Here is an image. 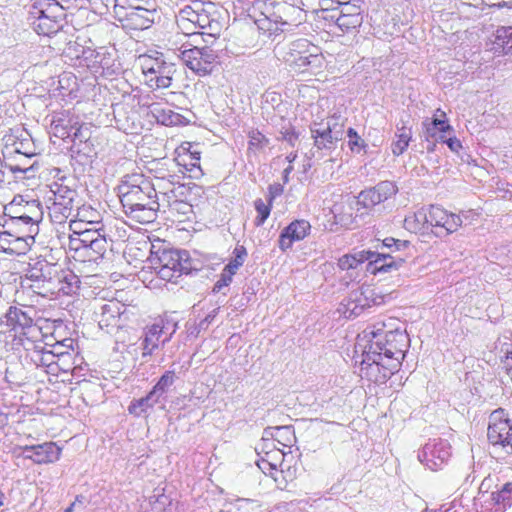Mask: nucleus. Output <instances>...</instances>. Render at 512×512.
Here are the masks:
<instances>
[{
  "mask_svg": "<svg viewBox=\"0 0 512 512\" xmlns=\"http://www.w3.org/2000/svg\"><path fill=\"white\" fill-rule=\"evenodd\" d=\"M152 117L160 124L165 126L178 125L182 122L183 116L174 112L168 107H163L160 103H152L149 106Z\"/></svg>",
  "mask_w": 512,
  "mask_h": 512,
  "instance_id": "nucleus-31",
  "label": "nucleus"
},
{
  "mask_svg": "<svg viewBox=\"0 0 512 512\" xmlns=\"http://www.w3.org/2000/svg\"><path fill=\"white\" fill-rule=\"evenodd\" d=\"M247 255L248 253L246 248L243 245H237L232 252L231 260L224 267V269H226V271L230 272L231 274L235 275L238 269L244 264Z\"/></svg>",
  "mask_w": 512,
  "mask_h": 512,
  "instance_id": "nucleus-45",
  "label": "nucleus"
},
{
  "mask_svg": "<svg viewBox=\"0 0 512 512\" xmlns=\"http://www.w3.org/2000/svg\"><path fill=\"white\" fill-rule=\"evenodd\" d=\"M29 15L30 24L38 35L50 36L62 27L63 7L56 0H37Z\"/></svg>",
  "mask_w": 512,
  "mask_h": 512,
  "instance_id": "nucleus-5",
  "label": "nucleus"
},
{
  "mask_svg": "<svg viewBox=\"0 0 512 512\" xmlns=\"http://www.w3.org/2000/svg\"><path fill=\"white\" fill-rule=\"evenodd\" d=\"M294 472L295 470L291 471L290 466H287L286 471L285 468H281L280 471H268V474L271 475L279 488L284 489L288 481L293 479Z\"/></svg>",
  "mask_w": 512,
  "mask_h": 512,
  "instance_id": "nucleus-49",
  "label": "nucleus"
},
{
  "mask_svg": "<svg viewBox=\"0 0 512 512\" xmlns=\"http://www.w3.org/2000/svg\"><path fill=\"white\" fill-rule=\"evenodd\" d=\"M149 261L158 276L165 281H175L192 269L189 254L185 250L159 248L151 252Z\"/></svg>",
  "mask_w": 512,
  "mask_h": 512,
  "instance_id": "nucleus-2",
  "label": "nucleus"
},
{
  "mask_svg": "<svg viewBox=\"0 0 512 512\" xmlns=\"http://www.w3.org/2000/svg\"><path fill=\"white\" fill-rule=\"evenodd\" d=\"M494 49L512 56V27H501L497 29Z\"/></svg>",
  "mask_w": 512,
  "mask_h": 512,
  "instance_id": "nucleus-38",
  "label": "nucleus"
},
{
  "mask_svg": "<svg viewBox=\"0 0 512 512\" xmlns=\"http://www.w3.org/2000/svg\"><path fill=\"white\" fill-rule=\"evenodd\" d=\"M162 187V181L152 183L143 174L125 175L118 185V196L122 205H132L140 202L152 203V200H158L159 191Z\"/></svg>",
  "mask_w": 512,
  "mask_h": 512,
  "instance_id": "nucleus-4",
  "label": "nucleus"
},
{
  "mask_svg": "<svg viewBox=\"0 0 512 512\" xmlns=\"http://www.w3.org/2000/svg\"><path fill=\"white\" fill-rule=\"evenodd\" d=\"M359 2L360 0H337V10H339L338 15H362L361 7L358 4Z\"/></svg>",
  "mask_w": 512,
  "mask_h": 512,
  "instance_id": "nucleus-48",
  "label": "nucleus"
},
{
  "mask_svg": "<svg viewBox=\"0 0 512 512\" xmlns=\"http://www.w3.org/2000/svg\"><path fill=\"white\" fill-rule=\"evenodd\" d=\"M283 192L281 185H273L269 187V202L272 201Z\"/></svg>",
  "mask_w": 512,
  "mask_h": 512,
  "instance_id": "nucleus-57",
  "label": "nucleus"
},
{
  "mask_svg": "<svg viewBox=\"0 0 512 512\" xmlns=\"http://www.w3.org/2000/svg\"><path fill=\"white\" fill-rule=\"evenodd\" d=\"M219 18L217 6L211 1H202L199 16H197L196 30L202 31L213 42L222 31V23Z\"/></svg>",
  "mask_w": 512,
  "mask_h": 512,
  "instance_id": "nucleus-18",
  "label": "nucleus"
},
{
  "mask_svg": "<svg viewBox=\"0 0 512 512\" xmlns=\"http://www.w3.org/2000/svg\"><path fill=\"white\" fill-rule=\"evenodd\" d=\"M255 209L257 211V217L254 220V224L259 227L262 226L271 212L272 203L266 204L262 199H256L254 202Z\"/></svg>",
  "mask_w": 512,
  "mask_h": 512,
  "instance_id": "nucleus-47",
  "label": "nucleus"
},
{
  "mask_svg": "<svg viewBox=\"0 0 512 512\" xmlns=\"http://www.w3.org/2000/svg\"><path fill=\"white\" fill-rule=\"evenodd\" d=\"M4 217L23 218L31 221V224L40 223L43 218V210L39 201H25L22 196H15L13 200L4 206Z\"/></svg>",
  "mask_w": 512,
  "mask_h": 512,
  "instance_id": "nucleus-16",
  "label": "nucleus"
},
{
  "mask_svg": "<svg viewBox=\"0 0 512 512\" xmlns=\"http://www.w3.org/2000/svg\"><path fill=\"white\" fill-rule=\"evenodd\" d=\"M176 374L173 370L166 371L150 390L159 400L169 392L176 381Z\"/></svg>",
  "mask_w": 512,
  "mask_h": 512,
  "instance_id": "nucleus-41",
  "label": "nucleus"
},
{
  "mask_svg": "<svg viewBox=\"0 0 512 512\" xmlns=\"http://www.w3.org/2000/svg\"><path fill=\"white\" fill-rule=\"evenodd\" d=\"M408 246H409L408 241H403V240L395 239L392 237L385 238L381 244L382 249L383 248L391 249V252L401 251Z\"/></svg>",
  "mask_w": 512,
  "mask_h": 512,
  "instance_id": "nucleus-52",
  "label": "nucleus"
},
{
  "mask_svg": "<svg viewBox=\"0 0 512 512\" xmlns=\"http://www.w3.org/2000/svg\"><path fill=\"white\" fill-rule=\"evenodd\" d=\"M115 18L127 30H146L150 28L156 19V7L116 12Z\"/></svg>",
  "mask_w": 512,
  "mask_h": 512,
  "instance_id": "nucleus-19",
  "label": "nucleus"
},
{
  "mask_svg": "<svg viewBox=\"0 0 512 512\" xmlns=\"http://www.w3.org/2000/svg\"><path fill=\"white\" fill-rule=\"evenodd\" d=\"M163 333L164 327L159 324H153L146 329L141 341L142 357L151 356L159 348L160 342L164 345L170 340L172 333L161 340Z\"/></svg>",
  "mask_w": 512,
  "mask_h": 512,
  "instance_id": "nucleus-29",
  "label": "nucleus"
},
{
  "mask_svg": "<svg viewBox=\"0 0 512 512\" xmlns=\"http://www.w3.org/2000/svg\"><path fill=\"white\" fill-rule=\"evenodd\" d=\"M30 344L33 346V351L30 354V358L36 366L51 368L54 364H57V361L54 359V355L50 352V350H45L43 346L36 345L33 342Z\"/></svg>",
  "mask_w": 512,
  "mask_h": 512,
  "instance_id": "nucleus-39",
  "label": "nucleus"
},
{
  "mask_svg": "<svg viewBox=\"0 0 512 512\" xmlns=\"http://www.w3.org/2000/svg\"><path fill=\"white\" fill-rule=\"evenodd\" d=\"M218 311L217 309H214L210 314H208L205 319L200 323V326L202 327L205 323L209 324L213 321L214 317L216 316V313Z\"/></svg>",
  "mask_w": 512,
  "mask_h": 512,
  "instance_id": "nucleus-60",
  "label": "nucleus"
},
{
  "mask_svg": "<svg viewBox=\"0 0 512 512\" xmlns=\"http://www.w3.org/2000/svg\"><path fill=\"white\" fill-rule=\"evenodd\" d=\"M52 204L48 207L52 222L62 224L72 215L74 203L78 196L76 190L63 183H54L51 187Z\"/></svg>",
  "mask_w": 512,
  "mask_h": 512,
  "instance_id": "nucleus-10",
  "label": "nucleus"
},
{
  "mask_svg": "<svg viewBox=\"0 0 512 512\" xmlns=\"http://www.w3.org/2000/svg\"><path fill=\"white\" fill-rule=\"evenodd\" d=\"M385 326L378 322L363 331L368 344L363 350L361 376L374 382H383L399 370L410 342L405 331L385 330Z\"/></svg>",
  "mask_w": 512,
  "mask_h": 512,
  "instance_id": "nucleus-1",
  "label": "nucleus"
},
{
  "mask_svg": "<svg viewBox=\"0 0 512 512\" xmlns=\"http://www.w3.org/2000/svg\"><path fill=\"white\" fill-rule=\"evenodd\" d=\"M122 207L127 217L141 224L153 222L157 218V212L161 210L160 199L152 200V203L140 202Z\"/></svg>",
  "mask_w": 512,
  "mask_h": 512,
  "instance_id": "nucleus-25",
  "label": "nucleus"
},
{
  "mask_svg": "<svg viewBox=\"0 0 512 512\" xmlns=\"http://www.w3.org/2000/svg\"><path fill=\"white\" fill-rule=\"evenodd\" d=\"M265 440L273 439L281 444L283 447H291L292 442L295 440L294 430L291 426H276L267 427L263 432Z\"/></svg>",
  "mask_w": 512,
  "mask_h": 512,
  "instance_id": "nucleus-32",
  "label": "nucleus"
},
{
  "mask_svg": "<svg viewBox=\"0 0 512 512\" xmlns=\"http://www.w3.org/2000/svg\"><path fill=\"white\" fill-rule=\"evenodd\" d=\"M107 247L108 242L105 235L103 234L99 238L96 237L94 242H92L77 254L79 257L86 258L88 261H97L98 259L103 258L107 251Z\"/></svg>",
  "mask_w": 512,
  "mask_h": 512,
  "instance_id": "nucleus-33",
  "label": "nucleus"
},
{
  "mask_svg": "<svg viewBox=\"0 0 512 512\" xmlns=\"http://www.w3.org/2000/svg\"><path fill=\"white\" fill-rule=\"evenodd\" d=\"M57 274L56 265L45 260L37 261L28 271L26 277L37 283H50Z\"/></svg>",
  "mask_w": 512,
  "mask_h": 512,
  "instance_id": "nucleus-30",
  "label": "nucleus"
},
{
  "mask_svg": "<svg viewBox=\"0 0 512 512\" xmlns=\"http://www.w3.org/2000/svg\"><path fill=\"white\" fill-rule=\"evenodd\" d=\"M398 191L397 186L391 181H381L374 187L362 190L357 197V204L365 209H371L385 202Z\"/></svg>",
  "mask_w": 512,
  "mask_h": 512,
  "instance_id": "nucleus-21",
  "label": "nucleus"
},
{
  "mask_svg": "<svg viewBox=\"0 0 512 512\" xmlns=\"http://www.w3.org/2000/svg\"><path fill=\"white\" fill-rule=\"evenodd\" d=\"M365 261H368V270L374 274L390 272L393 269L399 270L405 264L400 256H393L383 251L361 250L343 255L338 260V266L341 270L356 269Z\"/></svg>",
  "mask_w": 512,
  "mask_h": 512,
  "instance_id": "nucleus-3",
  "label": "nucleus"
},
{
  "mask_svg": "<svg viewBox=\"0 0 512 512\" xmlns=\"http://www.w3.org/2000/svg\"><path fill=\"white\" fill-rule=\"evenodd\" d=\"M248 137L249 149H263L269 144V139L258 130L249 132Z\"/></svg>",
  "mask_w": 512,
  "mask_h": 512,
  "instance_id": "nucleus-50",
  "label": "nucleus"
},
{
  "mask_svg": "<svg viewBox=\"0 0 512 512\" xmlns=\"http://www.w3.org/2000/svg\"><path fill=\"white\" fill-rule=\"evenodd\" d=\"M436 143H437V141L430 139V142H427V147H426L427 151L433 152L435 150Z\"/></svg>",
  "mask_w": 512,
  "mask_h": 512,
  "instance_id": "nucleus-61",
  "label": "nucleus"
},
{
  "mask_svg": "<svg viewBox=\"0 0 512 512\" xmlns=\"http://www.w3.org/2000/svg\"><path fill=\"white\" fill-rule=\"evenodd\" d=\"M440 117H445V113L437 109L433 119L430 122H424V137L426 142H430V139H433L437 142L444 143L447 139L445 134L453 131L452 126Z\"/></svg>",
  "mask_w": 512,
  "mask_h": 512,
  "instance_id": "nucleus-28",
  "label": "nucleus"
},
{
  "mask_svg": "<svg viewBox=\"0 0 512 512\" xmlns=\"http://www.w3.org/2000/svg\"><path fill=\"white\" fill-rule=\"evenodd\" d=\"M333 3L337 4V0H322L321 7L324 10H337V7L332 6Z\"/></svg>",
  "mask_w": 512,
  "mask_h": 512,
  "instance_id": "nucleus-59",
  "label": "nucleus"
},
{
  "mask_svg": "<svg viewBox=\"0 0 512 512\" xmlns=\"http://www.w3.org/2000/svg\"><path fill=\"white\" fill-rule=\"evenodd\" d=\"M451 456V447L446 440H429L418 452V460L432 471H437Z\"/></svg>",
  "mask_w": 512,
  "mask_h": 512,
  "instance_id": "nucleus-14",
  "label": "nucleus"
},
{
  "mask_svg": "<svg viewBox=\"0 0 512 512\" xmlns=\"http://www.w3.org/2000/svg\"><path fill=\"white\" fill-rule=\"evenodd\" d=\"M13 146L15 153L24 155L25 157L30 158L36 154L35 148L29 140L15 142Z\"/></svg>",
  "mask_w": 512,
  "mask_h": 512,
  "instance_id": "nucleus-51",
  "label": "nucleus"
},
{
  "mask_svg": "<svg viewBox=\"0 0 512 512\" xmlns=\"http://www.w3.org/2000/svg\"><path fill=\"white\" fill-rule=\"evenodd\" d=\"M428 219L429 227L442 228L446 234L456 232L463 223L460 215L450 213L437 205H431L428 208Z\"/></svg>",
  "mask_w": 512,
  "mask_h": 512,
  "instance_id": "nucleus-23",
  "label": "nucleus"
},
{
  "mask_svg": "<svg viewBox=\"0 0 512 512\" xmlns=\"http://www.w3.org/2000/svg\"><path fill=\"white\" fill-rule=\"evenodd\" d=\"M64 280L67 281L68 285H69V290L68 291H65V293H71V292H74L73 291V288H72V284L73 283H77L78 282V279L77 277L74 275V274H69L67 276H64Z\"/></svg>",
  "mask_w": 512,
  "mask_h": 512,
  "instance_id": "nucleus-58",
  "label": "nucleus"
},
{
  "mask_svg": "<svg viewBox=\"0 0 512 512\" xmlns=\"http://www.w3.org/2000/svg\"><path fill=\"white\" fill-rule=\"evenodd\" d=\"M142 71L145 75L146 84L152 89L169 88L172 84L173 75L177 69L174 63L169 62L160 54L152 58L144 59Z\"/></svg>",
  "mask_w": 512,
  "mask_h": 512,
  "instance_id": "nucleus-8",
  "label": "nucleus"
},
{
  "mask_svg": "<svg viewBox=\"0 0 512 512\" xmlns=\"http://www.w3.org/2000/svg\"><path fill=\"white\" fill-rule=\"evenodd\" d=\"M233 276L226 269H223L219 280L214 285L213 292H220L223 287H227L232 282Z\"/></svg>",
  "mask_w": 512,
  "mask_h": 512,
  "instance_id": "nucleus-53",
  "label": "nucleus"
},
{
  "mask_svg": "<svg viewBox=\"0 0 512 512\" xmlns=\"http://www.w3.org/2000/svg\"><path fill=\"white\" fill-rule=\"evenodd\" d=\"M293 170V167L291 165H289L287 168H285L284 170V181L287 182L288 181V175L289 173Z\"/></svg>",
  "mask_w": 512,
  "mask_h": 512,
  "instance_id": "nucleus-64",
  "label": "nucleus"
},
{
  "mask_svg": "<svg viewBox=\"0 0 512 512\" xmlns=\"http://www.w3.org/2000/svg\"><path fill=\"white\" fill-rule=\"evenodd\" d=\"M159 402L160 400L149 391L145 397L131 401L128 406V412L135 417H141Z\"/></svg>",
  "mask_w": 512,
  "mask_h": 512,
  "instance_id": "nucleus-34",
  "label": "nucleus"
},
{
  "mask_svg": "<svg viewBox=\"0 0 512 512\" xmlns=\"http://www.w3.org/2000/svg\"><path fill=\"white\" fill-rule=\"evenodd\" d=\"M382 297L377 296L373 288L363 285L351 291L339 305L338 312L347 319L361 315L365 309L374 305H380Z\"/></svg>",
  "mask_w": 512,
  "mask_h": 512,
  "instance_id": "nucleus-9",
  "label": "nucleus"
},
{
  "mask_svg": "<svg viewBox=\"0 0 512 512\" xmlns=\"http://www.w3.org/2000/svg\"><path fill=\"white\" fill-rule=\"evenodd\" d=\"M156 7L155 0H114V14L129 10Z\"/></svg>",
  "mask_w": 512,
  "mask_h": 512,
  "instance_id": "nucleus-43",
  "label": "nucleus"
},
{
  "mask_svg": "<svg viewBox=\"0 0 512 512\" xmlns=\"http://www.w3.org/2000/svg\"><path fill=\"white\" fill-rule=\"evenodd\" d=\"M505 367H506V373L507 375L510 377V379L512 380V364L509 363V360L508 361H505Z\"/></svg>",
  "mask_w": 512,
  "mask_h": 512,
  "instance_id": "nucleus-63",
  "label": "nucleus"
},
{
  "mask_svg": "<svg viewBox=\"0 0 512 512\" xmlns=\"http://www.w3.org/2000/svg\"><path fill=\"white\" fill-rule=\"evenodd\" d=\"M294 14L300 16L301 11L293 5L281 3L277 6V12L274 13V21L282 25H291L292 22L296 21L293 18Z\"/></svg>",
  "mask_w": 512,
  "mask_h": 512,
  "instance_id": "nucleus-42",
  "label": "nucleus"
},
{
  "mask_svg": "<svg viewBox=\"0 0 512 512\" xmlns=\"http://www.w3.org/2000/svg\"><path fill=\"white\" fill-rule=\"evenodd\" d=\"M491 499L495 505V512H504L512 505V482H507L500 490L492 492Z\"/></svg>",
  "mask_w": 512,
  "mask_h": 512,
  "instance_id": "nucleus-35",
  "label": "nucleus"
},
{
  "mask_svg": "<svg viewBox=\"0 0 512 512\" xmlns=\"http://www.w3.org/2000/svg\"><path fill=\"white\" fill-rule=\"evenodd\" d=\"M487 437L493 446L500 445L506 454L512 453V424L503 409L490 414Z\"/></svg>",
  "mask_w": 512,
  "mask_h": 512,
  "instance_id": "nucleus-12",
  "label": "nucleus"
},
{
  "mask_svg": "<svg viewBox=\"0 0 512 512\" xmlns=\"http://www.w3.org/2000/svg\"><path fill=\"white\" fill-rule=\"evenodd\" d=\"M336 25L345 33L356 31L363 23V16L357 14L338 15L335 20Z\"/></svg>",
  "mask_w": 512,
  "mask_h": 512,
  "instance_id": "nucleus-44",
  "label": "nucleus"
},
{
  "mask_svg": "<svg viewBox=\"0 0 512 512\" xmlns=\"http://www.w3.org/2000/svg\"><path fill=\"white\" fill-rule=\"evenodd\" d=\"M347 137H348V146L349 149L353 153H360L361 151L366 152L367 144L362 139L360 135H358L357 131L353 128H348L347 130Z\"/></svg>",
  "mask_w": 512,
  "mask_h": 512,
  "instance_id": "nucleus-46",
  "label": "nucleus"
},
{
  "mask_svg": "<svg viewBox=\"0 0 512 512\" xmlns=\"http://www.w3.org/2000/svg\"><path fill=\"white\" fill-rule=\"evenodd\" d=\"M170 186L166 191H159L161 209L164 212L168 210L171 216H187L192 212V205L188 203L183 197L187 194V189L184 185L175 186L173 183H168Z\"/></svg>",
  "mask_w": 512,
  "mask_h": 512,
  "instance_id": "nucleus-15",
  "label": "nucleus"
},
{
  "mask_svg": "<svg viewBox=\"0 0 512 512\" xmlns=\"http://www.w3.org/2000/svg\"><path fill=\"white\" fill-rule=\"evenodd\" d=\"M65 343L64 342H57L55 345H53L52 350L50 352L54 355V359L60 358L65 355H69L70 352L68 350L64 349Z\"/></svg>",
  "mask_w": 512,
  "mask_h": 512,
  "instance_id": "nucleus-55",
  "label": "nucleus"
},
{
  "mask_svg": "<svg viewBox=\"0 0 512 512\" xmlns=\"http://www.w3.org/2000/svg\"><path fill=\"white\" fill-rule=\"evenodd\" d=\"M444 143L447 144V146L449 147V149L452 152L457 153L462 148V144H461L460 140L457 139L456 137H447V139Z\"/></svg>",
  "mask_w": 512,
  "mask_h": 512,
  "instance_id": "nucleus-56",
  "label": "nucleus"
},
{
  "mask_svg": "<svg viewBox=\"0 0 512 512\" xmlns=\"http://www.w3.org/2000/svg\"><path fill=\"white\" fill-rule=\"evenodd\" d=\"M16 451H19V457L32 460L36 464L53 463L57 461L61 455V448L54 442L18 446Z\"/></svg>",
  "mask_w": 512,
  "mask_h": 512,
  "instance_id": "nucleus-20",
  "label": "nucleus"
},
{
  "mask_svg": "<svg viewBox=\"0 0 512 512\" xmlns=\"http://www.w3.org/2000/svg\"><path fill=\"white\" fill-rule=\"evenodd\" d=\"M397 138L392 142L391 149L392 153L395 156H400L407 149L409 142L412 137V131L410 128L405 126L397 127V132L395 134Z\"/></svg>",
  "mask_w": 512,
  "mask_h": 512,
  "instance_id": "nucleus-40",
  "label": "nucleus"
},
{
  "mask_svg": "<svg viewBox=\"0 0 512 512\" xmlns=\"http://www.w3.org/2000/svg\"><path fill=\"white\" fill-rule=\"evenodd\" d=\"M311 229L307 220H295L283 229L279 237V248L285 251L291 248L293 242L303 240Z\"/></svg>",
  "mask_w": 512,
  "mask_h": 512,
  "instance_id": "nucleus-26",
  "label": "nucleus"
},
{
  "mask_svg": "<svg viewBox=\"0 0 512 512\" xmlns=\"http://www.w3.org/2000/svg\"><path fill=\"white\" fill-rule=\"evenodd\" d=\"M345 119L340 115H332L320 123H314L311 134L314 145L319 150L332 151L344 137Z\"/></svg>",
  "mask_w": 512,
  "mask_h": 512,
  "instance_id": "nucleus-7",
  "label": "nucleus"
},
{
  "mask_svg": "<svg viewBox=\"0 0 512 512\" xmlns=\"http://www.w3.org/2000/svg\"><path fill=\"white\" fill-rule=\"evenodd\" d=\"M62 342L65 343L64 349L68 350V352H70V350L72 349L73 340L70 338H67V339H64Z\"/></svg>",
  "mask_w": 512,
  "mask_h": 512,
  "instance_id": "nucleus-62",
  "label": "nucleus"
},
{
  "mask_svg": "<svg viewBox=\"0 0 512 512\" xmlns=\"http://www.w3.org/2000/svg\"><path fill=\"white\" fill-rule=\"evenodd\" d=\"M404 226L407 230L418 232L429 228L428 208H421L404 219Z\"/></svg>",
  "mask_w": 512,
  "mask_h": 512,
  "instance_id": "nucleus-36",
  "label": "nucleus"
},
{
  "mask_svg": "<svg viewBox=\"0 0 512 512\" xmlns=\"http://www.w3.org/2000/svg\"><path fill=\"white\" fill-rule=\"evenodd\" d=\"M35 311L31 307H16L11 306L6 315V323L8 326L15 331V334H19L20 336H28L32 337L39 333V328L34 325L32 313Z\"/></svg>",
  "mask_w": 512,
  "mask_h": 512,
  "instance_id": "nucleus-17",
  "label": "nucleus"
},
{
  "mask_svg": "<svg viewBox=\"0 0 512 512\" xmlns=\"http://www.w3.org/2000/svg\"><path fill=\"white\" fill-rule=\"evenodd\" d=\"M309 46L310 44L306 39H299L291 43L289 52L285 57V61L290 67L294 68L296 71L302 72L306 67L318 60L317 55L308 53V51L305 50Z\"/></svg>",
  "mask_w": 512,
  "mask_h": 512,
  "instance_id": "nucleus-24",
  "label": "nucleus"
},
{
  "mask_svg": "<svg viewBox=\"0 0 512 512\" xmlns=\"http://www.w3.org/2000/svg\"><path fill=\"white\" fill-rule=\"evenodd\" d=\"M186 35L191 37V41L184 44V45H187V48L195 47V46H203L205 44L208 45V43H209V40L204 39V36L206 34L202 33V31L196 30L195 34H186Z\"/></svg>",
  "mask_w": 512,
  "mask_h": 512,
  "instance_id": "nucleus-54",
  "label": "nucleus"
},
{
  "mask_svg": "<svg viewBox=\"0 0 512 512\" xmlns=\"http://www.w3.org/2000/svg\"><path fill=\"white\" fill-rule=\"evenodd\" d=\"M201 2L200 0H194L190 4H185L179 8L176 13V24L183 34H195Z\"/></svg>",
  "mask_w": 512,
  "mask_h": 512,
  "instance_id": "nucleus-27",
  "label": "nucleus"
},
{
  "mask_svg": "<svg viewBox=\"0 0 512 512\" xmlns=\"http://www.w3.org/2000/svg\"><path fill=\"white\" fill-rule=\"evenodd\" d=\"M122 313L123 305L116 300L94 306V319L98 322L99 327L106 329L107 332L120 327Z\"/></svg>",
  "mask_w": 512,
  "mask_h": 512,
  "instance_id": "nucleus-22",
  "label": "nucleus"
},
{
  "mask_svg": "<svg viewBox=\"0 0 512 512\" xmlns=\"http://www.w3.org/2000/svg\"><path fill=\"white\" fill-rule=\"evenodd\" d=\"M3 226L7 228L1 233V240H7L14 244L11 250H17L18 253H25L31 244L34 243L35 236L39 232V223L31 224V221L23 218L4 217Z\"/></svg>",
  "mask_w": 512,
  "mask_h": 512,
  "instance_id": "nucleus-6",
  "label": "nucleus"
},
{
  "mask_svg": "<svg viewBox=\"0 0 512 512\" xmlns=\"http://www.w3.org/2000/svg\"><path fill=\"white\" fill-rule=\"evenodd\" d=\"M267 459H262L258 463L259 468L268 474V471H276L277 467L285 468L286 453L277 448L275 451L266 452Z\"/></svg>",
  "mask_w": 512,
  "mask_h": 512,
  "instance_id": "nucleus-37",
  "label": "nucleus"
},
{
  "mask_svg": "<svg viewBox=\"0 0 512 512\" xmlns=\"http://www.w3.org/2000/svg\"><path fill=\"white\" fill-rule=\"evenodd\" d=\"M85 210L79 211L77 216L80 218L78 220H71L69 223V228L72 231V234L69 235V248L70 250H74L76 253L83 250L85 247L90 245L95 241L96 237L99 238L103 234L101 233V228L93 227V228H85L78 229L82 225H98L99 222L96 220H88L85 218L83 214Z\"/></svg>",
  "mask_w": 512,
  "mask_h": 512,
  "instance_id": "nucleus-13",
  "label": "nucleus"
},
{
  "mask_svg": "<svg viewBox=\"0 0 512 512\" xmlns=\"http://www.w3.org/2000/svg\"><path fill=\"white\" fill-rule=\"evenodd\" d=\"M179 57L182 62L196 74L207 75L213 70L217 54L206 44L190 48H187V45H182Z\"/></svg>",
  "mask_w": 512,
  "mask_h": 512,
  "instance_id": "nucleus-11",
  "label": "nucleus"
}]
</instances>
